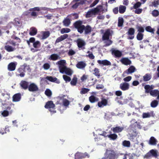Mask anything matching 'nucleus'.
<instances>
[{
	"label": "nucleus",
	"instance_id": "13d9d810",
	"mask_svg": "<svg viewBox=\"0 0 159 159\" xmlns=\"http://www.w3.org/2000/svg\"><path fill=\"white\" fill-rule=\"evenodd\" d=\"M63 103L64 106H67L69 105L70 102L68 100L65 99L63 100Z\"/></svg>",
	"mask_w": 159,
	"mask_h": 159
},
{
	"label": "nucleus",
	"instance_id": "7ed1b4c3",
	"mask_svg": "<svg viewBox=\"0 0 159 159\" xmlns=\"http://www.w3.org/2000/svg\"><path fill=\"white\" fill-rule=\"evenodd\" d=\"M12 45L13 46L16 45V43L13 40H10L7 41L5 43V45L4 47V49L8 52H11L14 51L16 48L10 46Z\"/></svg>",
	"mask_w": 159,
	"mask_h": 159
},
{
	"label": "nucleus",
	"instance_id": "1a4fd4ad",
	"mask_svg": "<svg viewBox=\"0 0 159 159\" xmlns=\"http://www.w3.org/2000/svg\"><path fill=\"white\" fill-rule=\"evenodd\" d=\"M17 63L16 62H11L7 66V69L9 71H13L16 69Z\"/></svg>",
	"mask_w": 159,
	"mask_h": 159
},
{
	"label": "nucleus",
	"instance_id": "a18cd8bd",
	"mask_svg": "<svg viewBox=\"0 0 159 159\" xmlns=\"http://www.w3.org/2000/svg\"><path fill=\"white\" fill-rule=\"evenodd\" d=\"M151 14L154 17H157L159 15V11L157 10H154L152 11Z\"/></svg>",
	"mask_w": 159,
	"mask_h": 159
},
{
	"label": "nucleus",
	"instance_id": "9d476101",
	"mask_svg": "<svg viewBox=\"0 0 159 159\" xmlns=\"http://www.w3.org/2000/svg\"><path fill=\"white\" fill-rule=\"evenodd\" d=\"M129 84L126 82H123L120 84V88L123 91H125L129 89Z\"/></svg>",
	"mask_w": 159,
	"mask_h": 159
},
{
	"label": "nucleus",
	"instance_id": "bb28decb",
	"mask_svg": "<svg viewBox=\"0 0 159 159\" xmlns=\"http://www.w3.org/2000/svg\"><path fill=\"white\" fill-rule=\"evenodd\" d=\"M157 142V140L154 137L152 136L149 139V143L151 145H156Z\"/></svg>",
	"mask_w": 159,
	"mask_h": 159
},
{
	"label": "nucleus",
	"instance_id": "e433bc0d",
	"mask_svg": "<svg viewBox=\"0 0 159 159\" xmlns=\"http://www.w3.org/2000/svg\"><path fill=\"white\" fill-rule=\"evenodd\" d=\"M50 35V33L48 31H44L43 32L42 39H45L48 38Z\"/></svg>",
	"mask_w": 159,
	"mask_h": 159
},
{
	"label": "nucleus",
	"instance_id": "8fccbe9b",
	"mask_svg": "<svg viewBox=\"0 0 159 159\" xmlns=\"http://www.w3.org/2000/svg\"><path fill=\"white\" fill-rule=\"evenodd\" d=\"M159 5V2L158 1L156 0H154L153 2H152L151 6H154L155 7H157Z\"/></svg>",
	"mask_w": 159,
	"mask_h": 159
},
{
	"label": "nucleus",
	"instance_id": "412c9836",
	"mask_svg": "<svg viewBox=\"0 0 159 159\" xmlns=\"http://www.w3.org/2000/svg\"><path fill=\"white\" fill-rule=\"evenodd\" d=\"M21 99V94L20 93L15 94L12 97L13 101L17 102L20 101Z\"/></svg>",
	"mask_w": 159,
	"mask_h": 159
},
{
	"label": "nucleus",
	"instance_id": "774afa93",
	"mask_svg": "<svg viewBox=\"0 0 159 159\" xmlns=\"http://www.w3.org/2000/svg\"><path fill=\"white\" fill-rule=\"evenodd\" d=\"M99 0H95L90 5V7H92L96 5L99 2Z\"/></svg>",
	"mask_w": 159,
	"mask_h": 159
},
{
	"label": "nucleus",
	"instance_id": "5701e85b",
	"mask_svg": "<svg viewBox=\"0 0 159 159\" xmlns=\"http://www.w3.org/2000/svg\"><path fill=\"white\" fill-rule=\"evenodd\" d=\"M124 129L122 127L116 126L113 127L111 129L114 133H119L121 132Z\"/></svg>",
	"mask_w": 159,
	"mask_h": 159
},
{
	"label": "nucleus",
	"instance_id": "f3484780",
	"mask_svg": "<svg viewBox=\"0 0 159 159\" xmlns=\"http://www.w3.org/2000/svg\"><path fill=\"white\" fill-rule=\"evenodd\" d=\"M88 156L86 153H82L80 152H77L75 154V159H82L85 158L86 156Z\"/></svg>",
	"mask_w": 159,
	"mask_h": 159
},
{
	"label": "nucleus",
	"instance_id": "052dcab7",
	"mask_svg": "<svg viewBox=\"0 0 159 159\" xmlns=\"http://www.w3.org/2000/svg\"><path fill=\"white\" fill-rule=\"evenodd\" d=\"M9 112L7 110H4L2 113V115L4 117H6L9 115Z\"/></svg>",
	"mask_w": 159,
	"mask_h": 159
},
{
	"label": "nucleus",
	"instance_id": "79ce46f5",
	"mask_svg": "<svg viewBox=\"0 0 159 159\" xmlns=\"http://www.w3.org/2000/svg\"><path fill=\"white\" fill-rule=\"evenodd\" d=\"M124 19L122 17H119L118 19V27H122L124 23Z\"/></svg>",
	"mask_w": 159,
	"mask_h": 159
},
{
	"label": "nucleus",
	"instance_id": "49530a36",
	"mask_svg": "<svg viewBox=\"0 0 159 159\" xmlns=\"http://www.w3.org/2000/svg\"><path fill=\"white\" fill-rule=\"evenodd\" d=\"M150 85L148 84L146 85L145 86L144 88L145 89V93H150L151 90L150 88Z\"/></svg>",
	"mask_w": 159,
	"mask_h": 159
},
{
	"label": "nucleus",
	"instance_id": "a211bd4d",
	"mask_svg": "<svg viewBox=\"0 0 159 159\" xmlns=\"http://www.w3.org/2000/svg\"><path fill=\"white\" fill-rule=\"evenodd\" d=\"M111 53L115 56L116 57H120L122 56V52L119 50L113 49L112 50Z\"/></svg>",
	"mask_w": 159,
	"mask_h": 159
},
{
	"label": "nucleus",
	"instance_id": "0eeeda50",
	"mask_svg": "<svg viewBox=\"0 0 159 159\" xmlns=\"http://www.w3.org/2000/svg\"><path fill=\"white\" fill-rule=\"evenodd\" d=\"M157 156V151L154 149H152L145 155L144 158L148 159L152 157H156Z\"/></svg>",
	"mask_w": 159,
	"mask_h": 159
},
{
	"label": "nucleus",
	"instance_id": "39448f33",
	"mask_svg": "<svg viewBox=\"0 0 159 159\" xmlns=\"http://www.w3.org/2000/svg\"><path fill=\"white\" fill-rule=\"evenodd\" d=\"M55 105L53 103L52 101H49L47 102L44 106L45 108L49 109V111L52 113H54L56 112L55 110H52L51 109L52 108L53 110L55 109Z\"/></svg>",
	"mask_w": 159,
	"mask_h": 159
},
{
	"label": "nucleus",
	"instance_id": "f704fd0d",
	"mask_svg": "<svg viewBox=\"0 0 159 159\" xmlns=\"http://www.w3.org/2000/svg\"><path fill=\"white\" fill-rule=\"evenodd\" d=\"M70 20L67 18H65L63 21V23L64 25L66 26H68L70 23Z\"/></svg>",
	"mask_w": 159,
	"mask_h": 159
},
{
	"label": "nucleus",
	"instance_id": "69168bd1",
	"mask_svg": "<svg viewBox=\"0 0 159 159\" xmlns=\"http://www.w3.org/2000/svg\"><path fill=\"white\" fill-rule=\"evenodd\" d=\"M132 79V77L131 76H128L125 78L123 79V80L124 81L126 82H129Z\"/></svg>",
	"mask_w": 159,
	"mask_h": 159
},
{
	"label": "nucleus",
	"instance_id": "473e14b6",
	"mask_svg": "<svg viewBox=\"0 0 159 159\" xmlns=\"http://www.w3.org/2000/svg\"><path fill=\"white\" fill-rule=\"evenodd\" d=\"M135 70L136 69L135 67L134 66H132L129 67L127 69L126 73L127 74H129L134 72Z\"/></svg>",
	"mask_w": 159,
	"mask_h": 159
},
{
	"label": "nucleus",
	"instance_id": "f8f14e48",
	"mask_svg": "<svg viewBox=\"0 0 159 159\" xmlns=\"http://www.w3.org/2000/svg\"><path fill=\"white\" fill-rule=\"evenodd\" d=\"M135 33V30L133 28H130L128 30L127 32V34L129 35V39H132L134 38V34Z\"/></svg>",
	"mask_w": 159,
	"mask_h": 159
},
{
	"label": "nucleus",
	"instance_id": "f03ea898",
	"mask_svg": "<svg viewBox=\"0 0 159 159\" xmlns=\"http://www.w3.org/2000/svg\"><path fill=\"white\" fill-rule=\"evenodd\" d=\"M105 156L102 159H117L119 155L113 150L109 149L106 150Z\"/></svg>",
	"mask_w": 159,
	"mask_h": 159
},
{
	"label": "nucleus",
	"instance_id": "dca6fc26",
	"mask_svg": "<svg viewBox=\"0 0 159 159\" xmlns=\"http://www.w3.org/2000/svg\"><path fill=\"white\" fill-rule=\"evenodd\" d=\"M154 115L155 114H154L153 111H151L147 113H143L142 114V117L143 118H149L151 116L154 117Z\"/></svg>",
	"mask_w": 159,
	"mask_h": 159
},
{
	"label": "nucleus",
	"instance_id": "7c9ffc66",
	"mask_svg": "<svg viewBox=\"0 0 159 159\" xmlns=\"http://www.w3.org/2000/svg\"><path fill=\"white\" fill-rule=\"evenodd\" d=\"M136 28L137 30V31L138 32V33H142L144 31V28L142 27L140 25H136Z\"/></svg>",
	"mask_w": 159,
	"mask_h": 159
},
{
	"label": "nucleus",
	"instance_id": "338daca9",
	"mask_svg": "<svg viewBox=\"0 0 159 159\" xmlns=\"http://www.w3.org/2000/svg\"><path fill=\"white\" fill-rule=\"evenodd\" d=\"M104 86L102 84H98L96 85V88L98 89H103Z\"/></svg>",
	"mask_w": 159,
	"mask_h": 159
},
{
	"label": "nucleus",
	"instance_id": "f257e3e1",
	"mask_svg": "<svg viewBox=\"0 0 159 159\" xmlns=\"http://www.w3.org/2000/svg\"><path fill=\"white\" fill-rule=\"evenodd\" d=\"M82 21L79 20L75 21L73 25L74 27L77 29L78 32L80 33H82L84 30L85 34L89 33V25H88L85 27L84 25H82Z\"/></svg>",
	"mask_w": 159,
	"mask_h": 159
},
{
	"label": "nucleus",
	"instance_id": "603ef678",
	"mask_svg": "<svg viewBox=\"0 0 159 159\" xmlns=\"http://www.w3.org/2000/svg\"><path fill=\"white\" fill-rule=\"evenodd\" d=\"M7 129V128H1L0 129V134L3 135L7 133L6 131L7 132L9 131V130L8 129Z\"/></svg>",
	"mask_w": 159,
	"mask_h": 159
},
{
	"label": "nucleus",
	"instance_id": "b1692460",
	"mask_svg": "<svg viewBox=\"0 0 159 159\" xmlns=\"http://www.w3.org/2000/svg\"><path fill=\"white\" fill-rule=\"evenodd\" d=\"M86 66V63L83 61H79L76 65V67L80 69L84 68Z\"/></svg>",
	"mask_w": 159,
	"mask_h": 159
},
{
	"label": "nucleus",
	"instance_id": "6e6552de",
	"mask_svg": "<svg viewBox=\"0 0 159 159\" xmlns=\"http://www.w3.org/2000/svg\"><path fill=\"white\" fill-rule=\"evenodd\" d=\"M108 104V100L104 97L101 98V101L98 102V105L100 107H102L107 105Z\"/></svg>",
	"mask_w": 159,
	"mask_h": 159
},
{
	"label": "nucleus",
	"instance_id": "9b49d317",
	"mask_svg": "<svg viewBox=\"0 0 159 159\" xmlns=\"http://www.w3.org/2000/svg\"><path fill=\"white\" fill-rule=\"evenodd\" d=\"M28 89L30 92H35L38 90V88L34 83H32L29 84Z\"/></svg>",
	"mask_w": 159,
	"mask_h": 159
},
{
	"label": "nucleus",
	"instance_id": "0e129e2a",
	"mask_svg": "<svg viewBox=\"0 0 159 159\" xmlns=\"http://www.w3.org/2000/svg\"><path fill=\"white\" fill-rule=\"evenodd\" d=\"M11 38L17 40V42L19 43H20L21 42V40L19 38L16 36H12Z\"/></svg>",
	"mask_w": 159,
	"mask_h": 159
},
{
	"label": "nucleus",
	"instance_id": "c756f323",
	"mask_svg": "<svg viewBox=\"0 0 159 159\" xmlns=\"http://www.w3.org/2000/svg\"><path fill=\"white\" fill-rule=\"evenodd\" d=\"M40 43L39 41H37L33 43V46L34 48L36 49L35 50V51H37L39 50L37 49L40 47Z\"/></svg>",
	"mask_w": 159,
	"mask_h": 159
},
{
	"label": "nucleus",
	"instance_id": "680f3d73",
	"mask_svg": "<svg viewBox=\"0 0 159 159\" xmlns=\"http://www.w3.org/2000/svg\"><path fill=\"white\" fill-rule=\"evenodd\" d=\"M50 67V65L48 63H45L43 65V68L45 70L48 69Z\"/></svg>",
	"mask_w": 159,
	"mask_h": 159
},
{
	"label": "nucleus",
	"instance_id": "aec40b11",
	"mask_svg": "<svg viewBox=\"0 0 159 159\" xmlns=\"http://www.w3.org/2000/svg\"><path fill=\"white\" fill-rule=\"evenodd\" d=\"M46 79L52 82H55L57 84H59L60 83V80L56 77H53L51 76H48L46 77Z\"/></svg>",
	"mask_w": 159,
	"mask_h": 159
},
{
	"label": "nucleus",
	"instance_id": "a19ab883",
	"mask_svg": "<svg viewBox=\"0 0 159 159\" xmlns=\"http://www.w3.org/2000/svg\"><path fill=\"white\" fill-rule=\"evenodd\" d=\"M122 144L125 147H129L130 146V143L129 141L124 140L122 142Z\"/></svg>",
	"mask_w": 159,
	"mask_h": 159
},
{
	"label": "nucleus",
	"instance_id": "e2e57ef3",
	"mask_svg": "<svg viewBox=\"0 0 159 159\" xmlns=\"http://www.w3.org/2000/svg\"><path fill=\"white\" fill-rule=\"evenodd\" d=\"M75 53V51L72 49H70L68 52V55L69 56H72Z\"/></svg>",
	"mask_w": 159,
	"mask_h": 159
},
{
	"label": "nucleus",
	"instance_id": "ea45409f",
	"mask_svg": "<svg viewBox=\"0 0 159 159\" xmlns=\"http://www.w3.org/2000/svg\"><path fill=\"white\" fill-rule=\"evenodd\" d=\"M77 79L75 75H74L71 81H70V84L73 86H75L76 84Z\"/></svg>",
	"mask_w": 159,
	"mask_h": 159
},
{
	"label": "nucleus",
	"instance_id": "c03bdc74",
	"mask_svg": "<svg viewBox=\"0 0 159 159\" xmlns=\"http://www.w3.org/2000/svg\"><path fill=\"white\" fill-rule=\"evenodd\" d=\"M126 7L124 6H121L119 7V12L120 13L123 14L125 11Z\"/></svg>",
	"mask_w": 159,
	"mask_h": 159
},
{
	"label": "nucleus",
	"instance_id": "4d7b16f0",
	"mask_svg": "<svg viewBox=\"0 0 159 159\" xmlns=\"http://www.w3.org/2000/svg\"><path fill=\"white\" fill-rule=\"evenodd\" d=\"M63 78L64 80L66 81V82H70L71 80L70 78L67 75H63Z\"/></svg>",
	"mask_w": 159,
	"mask_h": 159
},
{
	"label": "nucleus",
	"instance_id": "6ab92c4d",
	"mask_svg": "<svg viewBox=\"0 0 159 159\" xmlns=\"http://www.w3.org/2000/svg\"><path fill=\"white\" fill-rule=\"evenodd\" d=\"M68 37V35L67 34H64L62 35L60 37L57 38L56 40L55 43H58L64 40L67 39Z\"/></svg>",
	"mask_w": 159,
	"mask_h": 159
},
{
	"label": "nucleus",
	"instance_id": "09e8293b",
	"mask_svg": "<svg viewBox=\"0 0 159 159\" xmlns=\"http://www.w3.org/2000/svg\"><path fill=\"white\" fill-rule=\"evenodd\" d=\"M143 36L144 34H143L138 33L136 36L137 39L139 41L142 40L143 39Z\"/></svg>",
	"mask_w": 159,
	"mask_h": 159
},
{
	"label": "nucleus",
	"instance_id": "864d4df0",
	"mask_svg": "<svg viewBox=\"0 0 159 159\" xmlns=\"http://www.w3.org/2000/svg\"><path fill=\"white\" fill-rule=\"evenodd\" d=\"M94 74L95 75L98 77V78H99V76H100L99 71L98 68H95L94 69Z\"/></svg>",
	"mask_w": 159,
	"mask_h": 159
},
{
	"label": "nucleus",
	"instance_id": "c85d7f7f",
	"mask_svg": "<svg viewBox=\"0 0 159 159\" xmlns=\"http://www.w3.org/2000/svg\"><path fill=\"white\" fill-rule=\"evenodd\" d=\"M152 78V75L150 74L147 73L143 76V80L146 82L149 81Z\"/></svg>",
	"mask_w": 159,
	"mask_h": 159
},
{
	"label": "nucleus",
	"instance_id": "37998d69",
	"mask_svg": "<svg viewBox=\"0 0 159 159\" xmlns=\"http://www.w3.org/2000/svg\"><path fill=\"white\" fill-rule=\"evenodd\" d=\"M146 30L148 32H150L154 34V30L152 28V27L150 26H147L145 27Z\"/></svg>",
	"mask_w": 159,
	"mask_h": 159
},
{
	"label": "nucleus",
	"instance_id": "4c0bfd02",
	"mask_svg": "<svg viewBox=\"0 0 159 159\" xmlns=\"http://www.w3.org/2000/svg\"><path fill=\"white\" fill-rule=\"evenodd\" d=\"M117 137L118 136L115 133L108 134V138H109L110 139L113 140L116 139Z\"/></svg>",
	"mask_w": 159,
	"mask_h": 159
},
{
	"label": "nucleus",
	"instance_id": "6e6d98bb",
	"mask_svg": "<svg viewBox=\"0 0 159 159\" xmlns=\"http://www.w3.org/2000/svg\"><path fill=\"white\" fill-rule=\"evenodd\" d=\"M45 94L48 97H50L52 95L51 91L49 89H47L45 92Z\"/></svg>",
	"mask_w": 159,
	"mask_h": 159
},
{
	"label": "nucleus",
	"instance_id": "58836bf2",
	"mask_svg": "<svg viewBox=\"0 0 159 159\" xmlns=\"http://www.w3.org/2000/svg\"><path fill=\"white\" fill-rule=\"evenodd\" d=\"M158 103V101L156 100H154L151 102L150 105L152 107L155 108L157 106Z\"/></svg>",
	"mask_w": 159,
	"mask_h": 159
},
{
	"label": "nucleus",
	"instance_id": "4be33fe9",
	"mask_svg": "<svg viewBox=\"0 0 159 159\" xmlns=\"http://www.w3.org/2000/svg\"><path fill=\"white\" fill-rule=\"evenodd\" d=\"M97 61L99 64H102L104 66H111V65L110 62L107 60H104L102 61L98 60Z\"/></svg>",
	"mask_w": 159,
	"mask_h": 159
},
{
	"label": "nucleus",
	"instance_id": "bf43d9fd",
	"mask_svg": "<svg viewBox=\"0 0 159 159\" xmlns=\"http://www.w3.org/2000/svg\"><path fill=\"white\" fill-rule=\"evenodd\" d=\"M141 5V3L140 2H137L136 3H135L134 6V9H136L139 7Z\"/></svg>",
	"mask_w": 159,
	"mask_h": 159
},
{
	"label": "nucleus",
	"instance_id": "3c124183",
	"mask_svg": "<svg viewBox=\"0 0 159 159\" xmlns=\"http://www.w3.org/2000/svg\"><path fill=\"white\" fill-rule=\"evenodd\" d=\"M70 31V30L69 28H62L61 30V33L62 34L65 33H68Z\"/></svg>",
	"mask_w": 159,
	"mask_h": 159
},
{
	"label": "nucleus",
	"instance_id": "20e7f679",
	"mask_svg": "<svg viewBox=\"0 0 159 159\" xmlns=\"http://www.w3.org/2000/svg\"><path fill=\"white\" fill-rule=\"evenodd\" d=\"M66 63L65 60H61L56 63L57 64L59 65V69L60 72L61 73H64L67 68V67L65 65Z\"/></svg>",
	"mask_w": 159,
	"mask_h": 159
},
{
	"label": "nucleus",
	"instance_id": "2eb2a0df",
	"mask_svg": "<svg viewBox=\"0 0 159 159\" xmlns=\"http://www.w3.org/2000/svg\"><path fill=\"white\" fill-rule=\"evenodd\" d=\"M120 61L122 64L126 66L130 65L131 64V61L127 57H123Z\"/></svg>",
	"mask_w": 159,
	"mask_h": 159
},
{
	"label": "nucleus",
	"instance_id": "72a5a7b5",
	"mask_svg": "<svg viewBox=\"0 0 159 159\" xmlns=\"http://www.w3.org/2000/svg\"><path fill=\"white\" fill-rule=\"evenodd\" d=\"M159 93V91L158 89H154L151 91L150 95L153 97H156Z\"/></svg>",
	"mask_w": 159,
	"mask_h": 159
},
{
	"label": "nucleus",
	"instance_id": "5fc2aeb1",
	"mask_svg": "<svg viewBox=\"0 0 159 159\" xmlns=\"http://www.w3.org/2000/svg\"><path fill=\"white\" fill-rule=\"evenodd\" d=\"M89 91V89H88L83 88L81 89L80 93L81 94H85L87 93Z\"/></svg>",
	"mask_w": 159,
	"mask_h": 159
},
{
	"label": "nucleus",
	"instance_id": "c9c22d12",
	"mask_svg": "<svg viewBox=\"0 0 159 159\" xmlns=\"http://www.w3.org/2000/svg\"><path fill=\"white\" fill-rule=\"evenodd\" d=\"M98 98L95 96L93 95L90 96V102L91 103H94L98 102Z\"/></svg>",
	"mask_w": 159,
	"mask_h": 159
},
{
	"label": "nucleus",
	"instance_id": "4468645a",
	"mask_svg": "<svg viewBox=\"0 0 159 159\" xmlns=\"http://www.w3.org/2000/svg\"><path fill=\"white\" fill-rule=\"evenodd\" d=\"M20 85L21 89L26 90L28 89L29 83L26 81L22 80L20 81Z\"/></svg>",
	"mask_w": 159,
	"mask_h": 159
},
{
	"label": "nucleus",
	"instance_id": "393cba45",
	"mask_svg": "<svg viewBox=\"0 0 159 159\" xmlns=\"http://www.w3.org/2000/svg\"><path fill=\"white\" fill-rule=\"evenodd\" d=\"M60 58L59 56L57 54H53L51 55L48 58L50 60L56 61Z\"/></svg>",
	"mask_w": 159,
	"mask_h": 159
},
{
	"label": "nucleus",
	"instance_id": "2f4dec72",
	"mask_svg": "<svg viewBox=\"0 0 159 159\" xmlns=\"http://www.w3.org/2000/svg\"><path fill=\"white\" fill-rule=\"evenodd\" d=\"M100 10L97 7L90 10V15H95L97 14L99 12Z\"/></svg>",
	"mask_w": 159,
	"mask_h": 159
},
{
	"label": "nucleus",
	"instance_id": "a878e982",
	"mask_svg": "<svg viewBox=\"0 0 159 159\" xmlns=\"http://www.w3.org/2000/svg\"><path fill=\"white\" fill-rule=\"evenodd\" d=\"M77 46L79 48H82L85 44V42L80 39H78L77 40Z\"/></svg>",
	"mask_w": 159,
	"mask_h": 159
},
{
	"label": "nucleus",
	"instance_id": "cd10ccee",
	"mask_svg": "<svg viewBox=\"0 0 159 159\" xmlns=\"http://www.w3.org/2000/svg\"><path fill=\"white\" fill-rule=\"evenodd\" d=\"M37 32V29L34 27H32L30 29L29 34L31 36H34L36 35Z\"/></svg>",
	"mask_w": 159,
	"mask_h": 159
},
{
	"label": "nucleus",
	"instance_id": "423d86ee",
	"mask_svg": "<svg viewBox=\"0 0 159 159\" xmlns=\"http://www.w3.org/2000/svg\"><path fill=\"white\" fill-rule=\"evenodd\" d=\"M30 68L29 66H28L26 63H24L23 65L20 66V67L17 69L18 71L20 73L19 75L21 77H24L25 75L24 72L25 69Z\"/></svg>",
	"mask_w": 159,
	"mask_h": 159
},
{
	"label": "nucleus",
	"instance_id": "de8ad7c7",
	"mask_svg": "<svg viewBox=\"0 0 159 159\" xmlns=\"http://www.w3.org/2000/svg\"><path fill=\"white\" fill-rule=\"evenodd\" d=\"M72 70L69 68H67L65 73L66 75L71 76L73 74Z\"/></svg>",
	"mask_w": 159,
	"mask_h": 159
},
{
	"label": "nucleus",
	"instance_id": "ddd939ff",
	"mask_svg": "<svg viewBox=\"0 0 159 159\" xmlns=\"http://www.w3.org/2000/svg\"><path fill=\"white\" fill-rule=\"evenodd\" d=\"M111 30L108 29H107L102 36L103 40H109L110 36L111 35Z\"/></svg>",
	"mask_w": 159,
	"mask_h": 159
}]
</instances>
